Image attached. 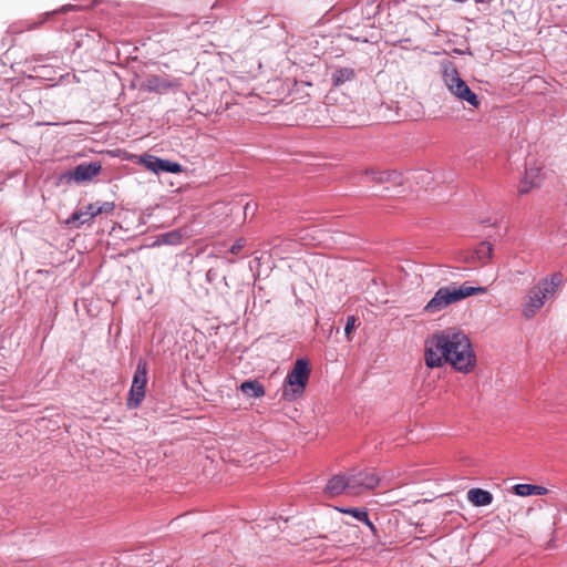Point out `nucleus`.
Returning <instances> with one entry per match:
<instances>
[{
    "mask_svg": "<svg viewBox=\"0 0 567 567\" xmlns=\"http://www.w3.org/2000/svg\"><path fill=\"white\" fill-rule=\"evenodd\" d=\"M240 390L244 394L251 398H260L265 395V389L257 380L245 381L240 385Z\"/></svg>",
    "mask_w": 567,
    "mask_h": 567,
    "instance_id": "obj_17",
    "label": "nucleus"
},
{
    "mask_svg": "<svg viewBox=\"0 0 567 567\" xmlns=\"http://www.w3.org/2000/svg\"><path fill=\"white\" fill-rule=\"evenodd\" d=\"M444 83L449 91L460 101L468 103L473 109H478L481 101L470 89L455 69L444 71Z\"/></svg>",
    "mask_w": 567,
    "mask_h": 567,
    "instance_id": "obj_5",
    "label": "nucleus"
},
{
    "mask_svg": "<svg viewBox=\"0 0 567 567\" xmlns=\"http://www.w3.org/2000/svg\"><path fill=\"white\" fill-rule=\"evenodd\" d=\"M310 372L309 362L306 359H298L285 379L282 399L292 402L301 398L308 384Z\"/></svg>",
    "mask_w": 567,
    "mask_h": 567,
    "instance_id": "obj_4",
    "label": "nucleus"
},
{
    "mask_svg": "<svg viewBox=\"0 0 567 567\" xmlns=\"http://www.w3.org/2000/svg\"><path fill=\"white\" fill-rule=\"evenodd\" d=\"M147 362L144 359H140L136 365V370L132 380L131 390L127 399V406L130 409H136L140 406L145 398V389L147 384Z\"/></svg>",
    "mask_w": 567,
    "mask_h": 567,
    "instance_id": "obj_6",
    "label": "nucleus"
},
{
    "mask_svg": "<svg viewBox=\"0 0 567 567\" xmlns=\"http://www.w3.org/2000/svg\"><path fill=\"white\" fill-rule=\"evenodd\" d=\"M355 78V71L352 68H338L331 75L333 86H340L346 82L353 81Z\"/></svg>",
    "mask_w": 567,
    "mask_h": 567,
    "instance_id": "obj_15",
    "label": "nucleus"
},
{
    "mask_svg": "<svg viewBox=\"0 0 567 567\" xmlns=\"http://www.w3.org/2000/svg\"><path fill=\"white\" fill-rule=\"evenodd\" d=\"M492 252L493 247L489 243L486 241H482L475 250L477 259L483 264L487 262V260L492 257Z\"/></svg>",
    "mask_w": 567,
    "mask_h": 567,
    "instance_id": "obj_19",
    "label": "nucleus"
},
{
    "mask_svg": "<svg viewBox=\"0 0 567 567\" xmlns=\"http://www.w3.org/2000/svg\"><path fill=\"white\" fill-rule=\"evenodd\" d=\"M343 493L350 495L349 476L342 474L332 476L324 487V494L329 497H336Z\"/></svg>",
    "mask_w": 567,
    "mask_h": 567,
    "instance_id": "obj_13",
    "label": "nucleus"
},
{
    "mask_svg": "<svg viewBox=\"0 0 567 567\" xmlns=\"http://www.w3.org/2000/svg\"><path fill=\"white\" fill-rule=\"evenodd\" d=\"M424 362L430 369L449 364L457 372L470 373L477 359L470 337L458 328H446L425 339Z\"/></svg>",
    "mask_w": 567,
    "mask_h": 567,
    "instance_id": "obj_1",
    "label": "nucleus"
},
{
    "mask_svg": "<svg viewBox=\"0 0 567 567\" xmlns=\"http://www.w3.org/2000/svg\"><path fill=\"white\" fill-rule=\"evenodd\" d=\"M163 241L165 244H169V245H176V244H181L182 241V235L179 231L175 230V231H171V233H167L163 236Z\"/></svg>",
    "mask_w": 567,
    "mask_h": 567,
    "instance_id": "obj_21",
    "label": "nucleus"
},
{
    "mask_svg": "<svg viewBox=\"0 0 567 567\" xmlns=\"http://www.w3.org/2000/svg\"><path fill=\"white\" fill-rule=\"evenodd\" d=\"M101 164L97 162L82 163L69 173L70 178L78 183L91 181L101 171Z\"/></svg>",
    "mask_w": 567,
    "mask_h": 567,
    "instance_id": "obj_12",
    "label": "nucleus"
},
{
    "mask_svg": "<svg viewBox=\"0 0 567 567\" xmlns=\"http://www.w3.org/2000/svg\"><path fill=\"white\" fill-rule=\"evenodd\" d=\"M245 247V239L240 238L235 241V244L230 247V252L233 255H237L241 251V249Z\"/></svg>",
    "mask_w": 567,
    "mask_h": 567,
    "instance_id": "obj_23",
    "label": "nucleus"
},
{
    "mask_svg": "<svg viewBox=\"0 0 567 567\" xmlns=\"http://www.w3.org/2000/svg\"><path fill=\"white\" fill-rule=\"evenodd\" d=\"M467 499L474 506H487L493 501V495L482 488H471L467 492Z\"/></svg>",
    "mask_w": 567,
    "mask_h": 567,
    "instance_id": "obj_14",
    "label": "nucleus"
},
{
    "mask_svg": "<svg viewBox=\"0 0 567 567\" xmlns=\"http://www.w3.org/2000/svg\"><path fill=\"white\" fill-rule=\"evenodd\" d=\"M564 280L561 272H554L549 277L540 279L530 288L522 305V315L532 319L543 308L545 301L555 296Z\"/></svg>",
    "mask_w": 567,
    "mask_h": 567,
    "instance_id": "obj_2",
    "label": "nucleus"
},
{
    "mask_svg": "<svg viewBox=\"0 0 567 567\" xmlns=\"http://www.w3.org/2000/svg\"><path fill=\"white\" fill-rule=\"evenodd\" d=\"M357 318L354 316H349L347 319V323L344 327V333L348 340H351V333L355 328Z\"/></svg>",
    "mask_w": 567,
    "mask_h": 567,
    "instance_id": "obj_22",
    "label": "nucleus"
},
{
    "mask_svg": "<svg viewBox=\"0 0 567 567\" xmlns=\"http://www.w3.org/2000/svg\"><path fill=\"white\" fill-rule=\"evenodd\" d=\"M133 159L136 164L144 166L147 171L155 174L162 172L178 174L183 172L179 163L163 159L151 154L134 155Z\"/></svg>",
    "mask_w": 567,
    "mask_h": 567,
    "instance_id": "obj_7",
    "label": "nucleus"
},
{
    "mask_svg": "<svg viewBox=\"0 0 567 567\" xmlns=\"http://www.w3.org/2000/svg\"><path fill=\"white\" fill-rule=\"evenodd\" d=\"M362 523H364L370 528L372 534L377 536L378 529L374 526V524L369 519V514L367 515V519H363Z\"/></svg>",
    "mask_w": 567,
    "mask_h": 567,
    "instance_id": "obj_24",
    "label": "nucleus"
},
{
    "mask_svg": "<svg viewBox=\"0 0 567 567\" xmlns=\"http://www.w3.org/2000/svg\"><path fill=\"white\" fill-rule=\"evenodd\" d=\"M544 179V174L542 172V167L533 165L527 166L525 169V174L522 181L518 184V194L527 195L534 188H538Z\"/></svg>",
    "mask_w": 567,
    "mask_h": 567,
    "instance_id": "obj_10",
    "label": "nucleus"
},
{
    "mask_svg": "<svg viewBox=\"0 0 567 567\" xmlns=\"http://www.w3.org/2000/svg\"><path fill=\"white\" fill-rule=\"evenodd\" d=\"M486 291L487 289L485 287H474L468 282H463L460 286L456 284L443 286L435 292L434 297L425 305L423 310L426 313L434 315L444 310L450 305L456 303L471 296L483 295Z\"/></svg>",
    "mask_w": 567,
    "mask_h": 567,
    "instance_id": "obj_3",
    "label": "nucleus"
},
{
    "mask_svg": "<svg viewBox=\"0 0 567 567\" xmlns=\"http://www.w3.org/2000/svg\"><path fill=\"white\" fill-rule=\"evenodd\" d=\"M178 85L177 80L159 75H151L143 83L145 90L157 93L168 92L169 90L176 89Z\"/></svg>",
    "mask_w": 567,
    "mask_h": 567,
    "instance_id": "obj_11",
    "label": "nucleus"
},
{
    "mask_svg": "<svg viewBox=\"0 0 567 567\" xmlns=\"http://www.w3.org/2000/svg\"><path fill=\"white\" fill-rule=\"evenodd\" d=\"M513 491L518 496L546 495L548 489L540 485L534 484H516Z\"/></svg>",
    "mask_w": 567,
    "mask_h": 567,
    "instance_id": "obj_16",
    "label": "nucleus"
},
{
    "mask_svg": "<svg viewBox=\"0 0 567 567\" xmlns=\"http://www.w3.org/2000/svg\"><path fill=\"white\" fill-rule=\"evenodd\" d=\"M348 476L351 496H358L368 491H372L380 483V477L374 472L370 471H358L348 474Z\"/></svg>",
    "mask_w": 567,
    "mask_h": 567,
    "instance_id": "obj_8",
    "label": "nucleus"
},
{
    "mask_svg": "<svg viewBox=\"0 0 567 567\" xmlns=\"http://www.w3.org/2000/svg\"><path fill=\"white\" fill-rule=\"evenodd\" d=\"M336 509L342 514L351 515L353 518H355L359 522H362L363 519H367L368 512L365 508H358V507H336Z\"/></svg>",
    "mask_w": 567,
    "mask_h": 567,
    "instance_id": "obj_20",
    "label": "nucleus"
},
{
    "mask_svg": "<svg viewBox=\"0 0 567 567\" xmlns=\"http://www.w3.org/2000/svg\"><path fill=\"white\" fill-rule=\"evenodd\" d=\"M364 174L370 176L371 179L378 184L391 182L398 175L395 172H386V171L379 172L375 169H367V171H364Z\"/></svg>",
    "mask_w": 567,
    "mask_h": 567,
    "instance_id": "obj_18",
    "label": "nucleus"
},
{
    "mask_svg": "<svg viewBox=\"0 0 567 567\" xmlns=\"http://www.w3.org/2000/svg\"><path fill=\"white\" fill-rule=\"evenodd\" d=\"M115 208L113 202H95L74 212L66 220L68 224H84L101 214H111Z\"/></svg>",
    "mask_w": 567,
    "mask_h": 567,
    "instance_id": "obj_9",
    "label": "nucleus"
}]
</instances>
